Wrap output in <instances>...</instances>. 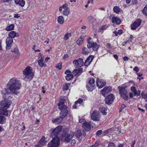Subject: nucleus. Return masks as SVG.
<instances>
[{"instance_id":"obj_56","label":"nucleus","mask_w":147,"mask_h":147,"mask_svg":"<svg viewBox=\"0 0 147 147\" xmlns=\"http://www.w3.org/2000/svg\"><path fill=\"white\" fill-rule=\"evenodd\" d=\"M90 63H91L89 62V61H88V60L86 59L85 62V64L86 66H88Z\"/></svg>"},{"instance_id":"obj_33","label":"nucleus","mask_w":147,"mask_h":147,"mask_svg":"<svg viewBox=\"0 0 147 147\" xmlns=\"http://www.w3.org/2000/svg\"><path fill=\"white\" fill-rule=\"evenodd\" d=\"M114 11L117 13H119L121 11V9L117 6H115L113 9Z\"/></svg>"},{"instance_id":"obj_15","label":"nucleus","mask_w":147,"mask_h":147,"mask_svg":"<svg viewBox=\"0 0 147 147\" xmlns=\"http://www.w3.org/2000/svg\"><path fill=\"white\" fill-rule=\"evenodd\" d=\"M112 87L111 86L105 87L101 91V93L104 96H105L106 94L111 91Z\"/></svg>"},{"instance_id":"obj_25","label":"nucleus","mask_w":147,"mask_h":147,"mask_svg":"<svg viewBox=\"0 0 147 147\" xmlns=\"http://www.w3.org/2000/svg\"><path fill=\"white\" fill-rule=\"evenodd\" d=\"M112 19V22L113 23H116L117 24H119L120 23V19L117 17H113Z\"/></svg>"},{"instance_id":"obj_27","label":"nucleus","mask_w":147,"mask_h":147,"mask_svg":"<svg viewBox=\"0 0 147 147\" xmlns=\"http://www.w3.org/2000/svg\"><path fill=\"white\" fill-rule=\"evenodd\" d=\"M118 89L119 90V92H120V94H123L124 93H126V91L125 88L123 86H119L118 87Z\"/></svg>"},{"instance_id":"obj_41","label":"nucleus","mask_w":147,"mask_h":147,"mask_svg":"<svg viewBox=\"0 0 147 147\" xmlns=\"http://www.w3.org/2000/svg\"><path fill=\"white\" fill-rule=\"evenodd\" d=\"M95 80L93 78H90L87 84H95Z\"/></svg>"},{"instance_id":"obj_17","label":"nucleus","mask_w":147,"mask_h":147,"mask_svg":"<svg viewBox=\"0 0 147 147\" xmlns=\"http://www.w3.org/2000/svg\"><path fill=\"white\" fill-rule=\"evenodd\" d=\"M46 141L45 140V136H43L42 138L40 140L39 142L38 143V145H36V147H41V146L46 144Z\"/></svg>"},{"instance_id":"obj_9","label":"nucleus","mask_w":147,"mask_h":147,"mask_svg":"<svg viewBox=\"0 0 147 147\" xmlns=\"http://www.w3.org/2000/svg\"><path fill=\"white\" fill-rule=\"evenodd\" d=\"M62 130V127L59 126L54 129L51 133V136L53 137H57V135H58Z\"/></svg>"},{"instance_id":"obj_49","label":"nucleus","mask_w":147,"mask_h":147,"mask_svg":"<svg viewBox=\"0 0 147 147\" xmlns=\"http://www.w3.org/2000/svg\"><path fill=\"white\" fill-rule=\"evenodd\" d=\"M111 131L110 129H107L106 130H105L102 133V134L104 135H105L106 134H108L109 133H110V131Z\"/></svg>"},{"instance_id":"obj_19","label":"nucleus","mask_w":147,"mask_h":147,"mask_svg":"<svg viewBox=\"0 0 147 147\" xmlns=\"http://www.w3.org/2000/svg\"><path fill=\"white\" fill-rule=\"evenodd\" d=\"M9 37H11L12 39L15 37H18L19 35L18 32H16L14 31H11L9 32L8 34Z\"/></svg>"},{"instance_id":"obj_60","label":"nucleus","mask_w":147,"mask_h":147,"mask_svg":"<svg viewBox=\"0 0 147 147\" xmlns=\"http://www.w3.org/2000/svg\"><path fill=\"white\" fill-rule=\"evenodd\" d=\"M125 107H126V106L125 105H124V104L122 105H121V106L120 108L119 111L120 112L123 109L125 108Z\"/></svg>"},{"instance_id":"obj_32","label":"nucleus","mask_w":147,"mask_h":147,"mask_svg":"<svg viewBox=\"0 0 147 147\" xmlns=\"http://www.w3.org/2000/svg\"><path fill=\"white\" fill-rule=\"evenodd\" d=\"M40 19L43 22L46 23L47 22V18L44 14H42L40 16Z\"/></svg>"},{"instance_id":"obj_46","label":"nucleus","mask_w":147,"mask_h":147,"mask_svg":"<svg viewBox=\"0 0 147 147\" xmlns=\"http://www.w3.org/2000/svg\"><path fill=\"white\" fill-rule=\"evenodd\" d=\"M94 59V57L93 56H89L86 59L88 61H89V62L91 63L92 61Z\"/></svg>"},{"instance_id":"obj_59","label":"nucleus","mask_w":147,"mask_h":147,"mask_svg":"<svg viewBox=\"0 0 147 147\" xmlns=\"http://www.w3.org/2000/svg\"><path fill=\"white\" fill-rule=\"evenodd\" d=\"M1 1L3 3H8L11 1L12 0H1Z\"/></svg>"},{"instance_id":"obj_55","label":"nucleus","mask_w":147,"mask_h":147,"mask_svg":"<svg viewBox=\"0 0 147 147\" xmlns=\"http://www.w3.org/2000/svg\"><path fill=\"white\" fill-rule=\"evenodd\" d=\"M90 63H91L89 62V61H88V60L86 59L85 62V64L86 66H88Z\"/></svg>"},{"instance_id":"obj_29","label":"nucleus","mask_w":147,"mask_h":147,"mask_svg":"<svg viewBox=\"0 0 147 147\" xmlns=\"http://www.w3.org/2000/svg\"><path fill=\"white\" fill-rule=\"evenodd\" d=\"M107 108L105 107H102L100 109V112L103 115H105L107 114L106 111H107Z\"/></svg>"},{"instance_id":"obj_1","label":"nucleus","mask_w":147,"mask_h":147,"mask_svg":"<svg viewBox=\"0 0 147 147\" xmlns=\"http://www.w3.org/2000/svg\"><path fill=\"white\" fill-rule=\"evenodd\" d=\"M21 84L20 81L15 78L10 80L8 82L9 89L11 93L17 95L20 93L19 90L20 89Z\"/></svg>"},{"instance_id":"obj_7","label":"nucleus","mask_w":147,"mask_h":147,"mask_svg":"<svg viewBox=\"0 0 147 147\" xmlns=\"http://www.w3.org/2000/svg\"><path fill=\"white\" fill-rule=\"evenodd\" d=\"M65 101V100L61 98L60 99L59 102L58 103V108L61 111V110L65 112V110H67V107L64 104V102Z\"/></svg>"},{"instance_id":"obj_57","label":"nucleus","mask_w":147,"mask_h":147,"mask_svg":"<svg viewBox=\"0 0 147 147\" xmlns=\"http://www.w3.org/2000/svg\"><path fill=\"white\" fill-rule=\"evenodd\" d=\"M79 106L75 102V104L72 107L73 109H76L77 107V106Z\"/></svg>"},{"instance_id":"obj_53","label":"nucleus","mask_w":147,"mask_h":147,"mask_svg":"<svg viewBox=\"0 0 147 147\" xmlns=\"http://www.w3.org/2000/svg\"><path fill=\"white\" fill-rule=\"evenodd\" d=\"M102 131L101 130H99L97 131L96 132V134L97 136H100L102 133Z\"/></svg>"},{"instance_id":"obj_44","label":"nucleus","mask_w":147,"mask_h":147,"mask_svg":"<svg viewBox=\"0 0 147 147\" xmlns=\"http://www.w3.org/2000/svg\"><path fill=\"white\" fill-rule=\"evenodd\" d=\"M62 67V63H59L57 64L56 65L55 67L58 69H61Z\"/></svg>"},{"instance_id":"obj_16","label":"nucleus","mask_w":147,"mask_h":147,"mask_svg":"<svg viewBox=\"0 0 147 147\" xmlns=\"http://www.w3.org/2000/svg\"><path fill=\"white\" fill-rule=\"evenodd\" d=\"M84 131L83 130H78L76 132L75 135L79 141L81 140L80 138L82 134H84Z\"/></svg>"},{"instance_id":"obj_2","label":"nucleus","mask_w":147,"mask_h":147,"mask_svg":"<svg viewBox=\"0 0 147 147\" xmlns=\"http://www.w3.org/2000/svg\"><path fill=\"white\" fill-rule=\"evenodd\" d=\"M10 101L5 100L1 102V105L3 108H0V114L3 115L7 116L8 111L7 109L11 105Z\"/></svg>"},{"instance_id":"obj_4","label":"nucleus","mask_w":147,"mask_h":147,"mask_svg":"<svg viewBox=\"0 0 147 147\" xmlns=\"http://www.w3.org/2000/svg\"><path fill=\"white\" fill-rule=\"evenodd\" d=\"M65 111L64 112L63 110H61L60 113V116L59 117L53 119L52 121V122L53 123L56 124H59L61 123L63 119L65 118L68 112V110Z\"/></svg>"},{"instance_id":"obj_31","label":"nucleus","mask_w":147,"mask_h":147,"mask_svg":"<svg viewBox=\"0 0 147 147\" xmlns=\"http://www.w3.org/2000/svg\"><path fill=\"white\" fill-rule=\"evenodd\" d=\"M14 24H11L9 26H7L5 28L6 30L7 31L12 30L14 29Z\"/></svg>"},{"instance_id":"obj_20","label":"nucleus","mask_w":147,"mask_h":147,"mask_svg":"<svg viewBox=\"0 0 147 147\" xmlns=\"http://www.w3.org/2000/svg\"><path fill=\"white\" fill-rule=\"evenodd\" d=\"M82 72V69L80 68L74 70L72 72V73L74 76H78L80 75Z\"/></svg>"},{"instance_id":"obj_26","label":"nucleus","mask_w":147,"mask_h":147,"mask_svg":"<svg viewBox=\"0 0 147 147\" xmlns=\"http://www.w3.org/2000/svg\"><path fill=\"white\" fill-rule=\"evenodd\" d=\"M90 125V123H87L86 122L84 125H82V126L86 130H88V129H89L91 128Z\"/></svg>"},{"instance_id":"obj_54","label":"nucleus","mask_w":147,"mask_h":147,"mask_svg":"<svg viewBox=\"0 0 147 147\" xmlns=\"http://www.w3.org/2000/svg\"><path fill=\"white\" fill-rule=\"evenodd\" d=\"M65 6L66 5H64L60 7L59 9V11H62L63 9H64V7H65Z\"/></svg>"},{"instance_id":"obj_34","label":"nucleus","mask_w":147,"mask_h":147,"mask_svg":"<svg viewBox=\"0 0 147 147\" xmlns=\"http://www.w3.org/2000/svg\"><path fill=\"white\" fill-rule=\"evenodd\" d=\"M83 39L82 37H80L77 40L76 43L79 45H81L83 42Z\"/></svg>"},{"instance_id":"obj_39","label":"nucleus","mask_w":147,"mask_h":147,"mask_svg":"<svg viewBox=\"0 0 147 147\" xmlns=\"http://www.w3.org/2000/svg\"><path fill=\"white\" fill-rule=\"evenodd\" d=\"M71 36V33H69V32L67 33L64 36V39L65 40H67L69 39V36Z\"/></svg>"},{"instance_id":"obj_5","label":"nucleus","mask_w":147,"mask_h":147,"mask_svg":"<svg viewBox=\"0 0 147 147\" xmlns=\"http://www.w3.org/2000/svg\"><path fill=\"white\" fill-rule=\"evenodd\" d=\"M60 144V139L57 137H54L48 145V147H58Z\"/></svg>"},{"instance_id":"obj_30","label":"nucleus","mask_w":147,"mask_h":147,"mask_svg":"<svg viewBox=\"0 0 147 147\" xmlns=\"http://www.w3.org/2000/svg\"><path fill=\"white\" fill-rule=\"evenodd\" d=\"M64 20L63 17L62 16H59L57 19L58 22L60 24H62L64 23Z\"/></svg>"},{"instance_id":"obj_21","label":"nucleus","mask_w":147,"mask_h":147,"mask_svg":"<svg viewBox=\"0 0 147 147\" xmlns=\"http://www.w3.org/2000/svg\"><path fill=\"white\" fill-rule=\"evenodd\" d=\"M130 89L131 91L134 92V96H138L140 95V91L139 90L138 91L137 90L135 87L134 86L131 87Z\"/></svg>"},{"instance_id":"obj_63","label":"nucleus","mask_w":147,"mask_h":147,"mask_svg":"<svg viewBox=\"0 0 147 147\" xmlns=\"http://www.w3.org/2000/svg\"><path fill=\"white\" fill-rule=\"evenodd\" d=\"M135 141L133 140L132 141V144H131V147H134V144H135Z\"/></svg>"},{"instance_id":"obj_48","label":"nucleus","mask_w":147,"mask_h":147,"mask_svg":"<svg viewBox=\"0 0 147 147\" xmlns=\"http://www.w3.org/2000/svg\"><path fill=\"white\" fill-rule=\"evenodd\" d=\"M78 104H79V105L80 106V104L83 102V100L81 98L79 99L77 101L75 102Z\"/></svg>"},{"instance_id":"obj_38","label":"nucleus","mask_w":147,"mask_h":147,"mask_svg":"<svg viewBox=\"0 0 147 147\" xmlns=\"http://www.w3.org/2000/svg\"><path fill=\"white\" fill-rule=\"evenodd\" d=\"M5 118L4 117L0 115V123H4L5 121Z\"/></svg>"},{"instance_id":"obj_45","label":"nucleus","mask_w":147,"mask_h":147,"mask_svg":"<svg viewBox=\"0 0 147 147\" xmlns=\"http://www.w3.org/2000/svg\"><path fill=\"white\" fill-rule=\"evenodd\" d=\"M143 13L144 14L147 16V5H146L144 8L143 10Z\"/></svg>"},{"instance_id":"obj_3","label":"nucleus","mask_w":147,"mask_h":147,"mask_svg":"<svg viewBox=\"0 0 147 147\" xmlns=\"http://www.w3.org/2000/svg\"><path fill=\"white\" fill-rule=\"evenodd\" d=\"M24 78L26 80H31L33 78V74L32 73L30 67H27L23 71Z\"/></svg>"},{"instance_id":"obj_40","label":"nucleus","mask_w":147,"mask_h":147,"mask_svg":"<svg viewBox=\"0 0 147 147\" xmlns=\"http://www.w3.org/2000/svg\"><path fill=\"white\" fill-rule=\"evenodd\" d=\"M70 86V84L69 83L66 84L64 86L63 89L64 90H67L69 89V87Z\"/></svg>"},{"instance_id":"obj_37","label":"nucleus","mask_w":147,"mask_h":147,"mask_svg":"<svg viewBox=\"0 0 147 147\" xmlns=\"http://www.w3.org/2000/svg\"><path fill=\"white\" fill-rule=\"evenodd\" d=\"M107 27L105 25L103 26L99 29V31L100 32H103V31L106 30Z\"/></svg>"},{"instance_id":"obj_36","label":"nucleus","mask_w":147,"mask_h":147,"mask_svg":"<svg viewBox=\"0 0 147 147\" xmlns=\"http://www.w3.org/2000/svg\"><path fill=\"white\" fill-rule=\"evenodd\" d=\"M126 93L127 92L121 94V96L125 100H128V98L127 95L126 94Z\"/></svg>"},{"instance_id":"obj_24","label":"nucleus","mask_w":147,"mask_h":147,"mask_svg":"<svg viewBox=\"0 0 147 147\" xmlns=\"http://www.w3.org/2000/svg\"><path fill=\"white\" fill-rule=\"evenodd\" d=\"M43 61V59L42 57H41L40 59L38 61V65L40 67H42L43 66L45 67H46V65L44 63Z\"/></svg>"},{"instance_id":"obj_13","label":"nucleus","mask_w":147,"mask_h":147,"mask_svg":"<svg viewBox=\"0 0 147 147\" xmlns=\"http://www.w3.org/2000/svg\"><path fill=\"white\" fill-rule=\"evenodd\" d=\"M114 96L112 94L108 95L105 99V103L106 104H111L113 102L114 99Z\"/></svg>"},{"instance_id":"obj_43","label":"nucleus","mask_w":147,"mask_h":147,"mask_svg":"<svg viewBox=\"0 0 147 147\" xmlns=\"http://www.w3.org/2000/svg\"><path fill=\"white\" fill-rule=\"evenodd\" d=\"M73 77V75H69L66 76V79L67 81L69 80L72 79Z\"/></svg>"},{"instance_id":"obj_12","label":"nucleus","mask_w":147,"mask_h":147,"mask_svg":"<svg viewBox=\"0 0 147 147\" xmlns=\"http://www.w3.org/2000/svg\"><path fill=\"white\" fill-rule=\"evenodd\" d=\"M142 22L141 20L140 19L136 20L131 25V28L132 30H135L139 26Z\"/></svg>"},{"instance_id":"obj_11","label":"nucleus","mask_w":147,"mask_h":147,"mask_svg":"<svg viewBox=\"0 0 147 147\" xmlns=\"http://www.w3.org/2000/svg\"><path fill=\"white\" fill-rule=\"evenodd\" d=\"M74 135V133L71 132L70 134H66L65 135H63V138L65 141L69 142L71 139L72 138Z\"/></svg>"},{"instance_id":"obj_8","label":"nucleus","mask_w":147,"mask_h":147,"mask_svg":"<svg viewBox=\"0 0 147 147\" xmlns=\"http://www.w3.org/2000/svg\"><path fill=\"white\" fill-rule=\"evenodd\" d=\"M91 118L93 120L99 121L100 118V114L97 111H94L91 115Z\"/></svg>"},{"instance_id":"obj_62","label":"nucleus","mask_w":147,"mask_h":147,"mask_svg":"<svg viewBox=\"0 0 147 147\" xmlns=\"http://www.w3.org/2000/svg\"><path fill=\"white\" fill-rule=\"evenodd\" d=\"M14 17L15 18H18L20 17V16H19V14L18 13L14 14Z\"/></svg>"},{"instance_id":"obj_28","label":"nucleus","mask_w":147,"mask_h":147,"mask_svg":"<svg viewBox=\"0 0 147 147\" xmlns=\"http://www.w3.org/2000/svg\"><path fill=\"white\" fill-rule=\"evenodd\" d=\"M63 13L64 15L67 16L68 15L69 13V8L65 6L64 7V9L63 11Z\"/></svg>"},{"instance_id":"obj_14","label":"nucleus","mask_w":147,"mask_h":147,"mask_svg":"<svg viewBox=\"0 0 147 147\" xmlns=\"http://www.w3.org/2000/svg\"><path fill=\"white\" fill-rule=\"evenodd\" d=\"M105 80H100L97 79L96 81V85L97 87L99 88H102L106 84Z\"/></svg>"},{"instance_id":"obj_58","label":"nucleus","mask_w":147,"mask_h":147,"mask_svg":"<svg viewBox=\"0 0 147 147\" xmlns=\"http://www.w3.org/2000/svg\"><path fill=\"white\" fill-rule=\"evenodd\" d=\"M133 70L136 72H138L139 70L138 67L137 66L135 67L134 68Z\"/></svg>"},{"instance_id":"obj_22","label":"nucleus","mask_w":147,"mask_h":147,"mask_svg":"<svg viewBox=\"0 0 147 147\" xmlns=\"http://www.w3.org/2000/svg\"><path fill=\"white\" fill-rule=\"evenodd\" d=\"M15 3L22 7H23L25 5V1L23 0H14Z\"/></svg>"},{"instance_id":"obj_23","label":"nucleus","mask_w":147,"mask_h":147,"mask_svg":"<svg viewBox=\"0 0 147 147\" xmlns=\"http://www.w3.org/2000/svg\"><path fill=\"white\" fill-rule=\"evenodd\" d=\"M95 84H87V89L89 91H92L95 88Z\"/></svg>"},{"instance_id":"obj_42","label":"nucleus","mask_w":147,"mask_h":147,"mask_svg":"<svg viewBox=\"0 0 147 147\" xmlns=\"http://www.w3.org/2000/svg\"><path fill=\"white\" fill-rule=\"evenodd\" d=\"M89 52V51L86 48H84L83 50L82 53L83 54H88Z\"/></svg>"},{"instance_id":"obj_50","label":"nucleus","mask_w":147,"mask_h":147,"mask_svg":"<svg viewBox=\"0 0 147 147\" xmlns=\"http://www.w3.org/2000/svg\"><path fill=\"white\" fill-rule=\"evenodd\" d=\"M86 122V121L83 119H81L79 121V122L82 123L83 125H84Z\"/></svg>"},{"instance_id":"obj_6","label":"nucleus","mask_w":147,"mask_h":147,"mask_svg":"<svg viewBox=\"0 0 147 147\" xmlns=\"http://www.w3.org/2000/svg\"><path fill=\"white\" fill-rule=\"evenodd\" d=\"M88 44L87 46L90 49V48H92L94 51L97 50L98 48V45L96 43L94 42L92 40L91 38H89L87 40Z\"/></svg>"},{"instance_id":"obj_64","label":"nucleus","mask_w":147,"mask_h":147,"mask_svg":"<svg viewBox=\"0 0 147 147\" xmlns=\"http://www.w3.org/2000/svg\"><path fill=\"white\" fill-rule=\"evenodd\" d=\"M123 59L124 61H127L129 59L127 57H125L123 58Z\"/></svg>"},{"instance_id":"obj_18","label":"nucleus","mask_w":147,"mask_h":147,"mask_svg":"<svg viewBox=\"0 0 147 147\" xmlns=\"http://www.w3.org/2000/svg\"><path fill=\"white\" fill-rule=\"evenodd\" d=\"M13 42V39L9 37L7 38L6 40V43L7 45L6 48L7 49V47H11V44Z\"/></svg>"},{"instance_id":"obj_35","label":"nucleus","mask_w":147,"mask_h":147,"mask_svg":"<svg viewBox=\"0 0 147 147\" xmlns=\"http://www.w3.org/2000/svg\"><path fill=\"white\" fill-rule=\"evenodd\" d=\"M8 90L7 89H4L1 92L2 94L3 95H5L6 94H10L11 93L9 92L8 91Z\"/></svg>"},{"instance_id":"obj_10","label":"nucleus","mask_w":147,"mask_h":147,"mask_svg":"<svg viewBox=\"0 0 147 147\" xmlns=\"http://www.w3.org/2000/svg\"><path fill=\"white\" fill-rule=\"evenodd\" d=\"M73 63L76 67H79L82 66L84 64L83 59L82 58H79L77 60L74 61Z\"/></svg>"},{"instance_id":"obj_52","label":"nucleus","mask_w":147,"mask_h":147,"mask_svg":"<svg viewBox=\"0 0 147 147\" xmlns=\"http://www.w3.org/2000/svg\"><path fill=\"white\" fill-rule=\"evenodd\" d=\"M65 73L67 75V76L71 74V72L69 71L68 70L65 71Z\"/></svg>"},{"instance_id":"obj_51","label":"nucleus","mask_w":147,"mask_h":147,"mask_svg":"<svg viewBox=\"0 0 147 147\" xmlns=\"http://www.w3.org/2000/svg\"><path fill=\"white\" fill-rule=\"evenodd\" d=\"M108 147H116V146L114 143L111 142L109 144Z\"/></svg>"},{"instance_id":"obj_47","label":"nucleus","mask_w":147,"mask_h":147,"mask_svg":"<svg viewBox=\"0 0 147 147\" xmlns=\"http://www.w3.org/2000/svg\"><path fill=\"white\" fill-rule=\"evenodd\" d=\"M142 95L143 98H144L146 101H147V93L143 94L142 93Z\"/></svg>"},{"instance_id":"obj_61","label":"nucleus","mask_w":147,"mask_h":147,"mask_svg":"<svg viewBox=\"0 0 147 147\" xmlns=\"http://www.w3.org/2000/svg\"><path fill=\"white\" fill-rule=\"evenodd\" d=\"M76 143V141L75 140L73 139L71 140V144L72 145H74Z\"/></svg>"}]
</instances>
